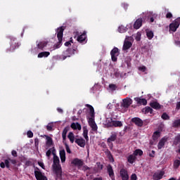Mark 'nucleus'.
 Instances as JSON below:
<instances>
[{
	"label": "nucleus",
	"instance_id": "f03ea898",
	"mask_svg": "<svg viewBox=\"0 0 180 180\" xmlns=\"http://www.w3.org/2000/svg\"><path fill=\"white\" fill-rule=\"evenodd\" d=\"M86 106L89 109V115L91 117L89 118V124L93 131H98V125H96L95 120H94V117H95V110L94 107L89 104H86Z\"/></svg>",
	"mask_w": 180,
	"mask_h": 180
},
{
	"label": "nucleus",
	"instance_id": "bb28decb",
	"mask_svg": "<svg viewBox=\"0 0 180 180\" xmlns=\"http://www.w3.org/2000/svg\"><path fill=\"white\" fill-rule=\"evenodd\" d=\"M143 113H145V115H147V113H150V115H153V110L151 108V107H146L145 108L142 109Z\"/></svg>",
	"mask_w": 180,
	"mask_h": 180
},
{
	"label": "nucleus",
	"instance_id": "4be33fe9",
	"mask_svg": "<svg viewBox=\"0 0 180 180\" xmlns=\"http://www.w3.org/2000/svg\"><path fill=\"white\" fill-rule=\"evenodd\" d=\"M70 131V127H65L62 132L63 141H65L67 140V133Z\"/></svg>",
	"mask_w": 180,
	"mask_h": 180
},
{
	"label": "nucleus",
	"instance_id": "f3484780",
	"mask_svg": "<svg viewBox=\"0 0 180 180\" xmlns=\"http://www.w3.org/2000/svg\"><path fill=\"white\" fill-rule=\"evenodd\" d=\"M141 26H143V18H140L135 21L134 24V29H140Z\"/></svg>",
	"mask_w": 180,
	"mask_h": 180
},
{
	"label": "nucleus",
	"instance_id": "a18cd8bd",
	"mask_svg": "<svg viewBox=\"0 0 180 180\" xmlns=\"http://www.w3.org/2000/svg\"><path fill=\"white\" fill-rule=\"evenodd\" d=\"M65 146L67 153L68 154H71V149H70V146H68V144H67V143H65Z\"/></svg>",
	"mask_w": 180,
	"mask_h": 180
},
{
	"label": "nucleus",
	"instance_id": "20e7f679",
	"mask_svg": "<svg viewBox=\"0 0 180 180\" xmlns=\"http://www.w3.org/2000/svg\"><path fill=\"white\" fill-rule=\"evenodd\" d=\"M10 40H11V42H10L11 48L10 49L6 50L7 53L8 51H13V50H16V49H19V46H20L19 42H18V39H16V38L13 37H11Z\"/></svg>",
	"mask_w": 180,
	"mask_h": 180
},
{
	"label": "nucleus",
	"instance_id": "2eb2a0df",
	"mask_svg": "<svg viewBox=\"0 0 180 180\" xmlns=\"http://www.w3.org/2000/svg\"><path fill=\"white\" fill-rule=\"evenodd\" d=\"M167 141H168V137L164 136L163 138H162L158 144V150H161V148H162V147L165 146V143H167Z\"/></svg>",
	"mask_w": 180,
	"mask_h": 180
},
{
	"label": "nucleus",
	"instance_id": "7ed1b4c3",
	"mask_svg": "<svg viewBox=\"0 0 180 180\" xmlns=\"http://www.w3.org/2000/svg\"><path fill=\"white\" fill-rule=\"evenodd\" d=\"M57 37L58 41L54 44L53 49L56 50L57 49H60L61 46H63V36L64 34V27H60L57 29Z\"/></svg>",
	"mask_w": 180,
	"mask_h": 180
},
{
	"label": "nucleus",
	"instance_id": "c9c22d12",
	"mask_svg": "<svg viewBox=\"0 0 180 180\" xmlns=\"http://www.w3.org/2000/svg\"><path fill=\"white\" fill-rule=\"evenodd\" d=\"M146 36L149 40H151L154 37V32L153 31H148L146 32Z\"/></svg>",
	"mask_w": 180,
	"mask_h": 180
},
{
	"label": "nucleus",
	"instance_id": "393cba45",
	"mask_svg": "<svg viewBox=\"0 0 180 180\" xmlns=\"http://www.w3.org/2000/svg\"><path fill=\"white\" fill-rule=\"evenodd\" d=\"M61 162H65V150L63 149L59 152Z\"/></svg>",
	"mask_w": 180,
	"mask_h": 180
},
{
	"label": "nucleus",
	"instance_id": "052dcab7",
	"mask_svg": "<svg viewBox=\"0 0 180 180\" xmlns=\"http://www.w3.org/2000/svg\"><path fill=\"white\" fill-rule=\"evenodd\" d=\"M0 167H1V168H5V167H6V165H5V162H1L0 163Z\"/></svg>",
	"mask_w": 180,
	"mask_h": 180
},
{
	"label": "nucleus",
	"instance_id": "69168bd1",
	"mask_svg": "<svg viewBox=\"0 0 180 180\" xmlns=\"http://www.w3.org/2000/svg\"><path fill=\"white\" fill-rule=\"evenodd\" d=\"M122 6H123V8H124V9H127L129 4L124 3V4H122Z\"/></svg>",
	"mask_w": 180,
	"mask_h": 180
},
{
	"label": "nucleus",
	"instance_id": "6e6d98bb",
	"mask_svg": "<svg viewBox=\"0 0 180 180\" xmlns=\"http://www.w3.org/2000/svg\"><path fill=\"white\" fill-rule=\"evenodd\" d=\"M141 34H137V35H136V41H140V40H141Z\"/></svg>",
	"mask_w": 180,
	"mask_h": 180
},
{
	"label": "nucleus",
	"instance_id": "6e6552de",
	"mask_svg": "<svg viewBox=\"0 0 180 180\" xmlns=\"http://www.w3.org/2000/svg\"><path fill=\"white\" fill-rule=\"evenodd\" d=\"M133 103V100L131 98L127 97L122 100V103H121V108H124V109H127L130 107V105Z\"/></svg>",
	"mask_w": 180,
	"mask_h": 180
},
{
	"label": "nucleus",
	"instance_id": "1a4fd4ad",
	"mask_svg": "<svg viewBox=\"0 0 180 180\" xmlns=\"http://www.w3.org/2000/svg\"><path fill=\"white\" fill-rule=\"evenodd\" d=\"M117 139V132H115V131L111 132L110 136L107 139L108 144L110 146H113V143H112V141H116Z\"/></svg>",
	"mask_w": 180,
	"mask_h": 180
},
{
	"label": "nucleus",
	"instance_id": "c85d7f7f",
	"mask_svg": "<svg viewBox=\"0 0 180 180\" xmlns=\"http://www.w3.org/2000/svg\"><path fill=\"white\" fill-rule=\"evenodd\" d=\"M49 56H50V52L49 51L41 52L38 54V58H43V57L47 58Z\"/></svg>",
	"mask_w": 180,
	"mask_h": 180
},
{
	"label": "nucleus",
	"instance_id": "e2e57ef3",
	"mask_svg": "<svg viewBox=\"0 0 180 180\" xmlns=\"http://www.w3.org/2000/svg\"><path fill=\"white\" fill-rule=\"evenodd\" d=\"M89 169H90L89 167L88 166L83 167V171H88Z\"/></svg>",
	"mask_w": 180,
	"mask_h": 180
},
{
	"label": "nucleus",
	"instance_id": "603ef678",
	"mask_svg": "<svg viewBox=\"0 0 180 180\" xmlns=\"http://www.w3.org/2000/svg\"><path fill=\"white\" fill-rule=\"evenodd\" d=\"M166 18L167 19H171L172 18V13H170V12H168L167 14H166Z\"/></svg>",
	"mask_w": 180,
	"mask_h": 180
},
{
	"label": "nucleus",
	"instance_id": "e433bc0d",
	"mask_svg": "<svg viewBox=\"0 0 180 180\" xmlns=\"http://www.w3.org/2000/svg\"><path fill=\"white\" fill-rule=\"evenodd\" d=\"M142 155H143V150H141V149H136L134 152V155H135V157L137 155L141 156Z\"/></svg>",
	"mask_w": 180,
	"mask_h": 180
},
{
	"label": "nucleus",
	"instance_id": "09e8293b",
	"mask_svg": "<svg viewBox=\"0 0 180 180\" xmlns=\"http://www.w3.org/2000/svg\"><path fill=\"white\" fill-rule=\"evenodd\" d=\"M46 130H48V131H51L53 130V125L49 124L46 126Z\"/></svg>",
	"mask_w": 180,
	"mask_h": 180
},
{
	"label": "nucleus",
	"instance_id": "cd10ccee",
	"mask_svg": "<svg viewBox=\"0 0 180 180\" xmlns=\"http://www.w3.org/2000/svg\"><path fill=\"white\" fill-rule=\"evenodd\" d=\"M160 136H161V132H160V131H155L152 136L153 140H154V141H157V140H158V139H160Z\"/></svg>",
	"mask_w": 180,
	"mask_h": 180
},
{
	"label": "nucleus",
	"instance_id": "37998d69",
	"mask_svg": "<svg viewBox=\"0 0 180 180\" xmlns=\"http://www.w3.org/2000/svg\"><path fill=\"white\" fill-rule=\"evenodd\" d=\"M108 158L110 162H115V159L113 158L112 153H110V151L108 152Z\"/></svg>",
	"mask_w": 180,
	"mask_h": 180
},
{
	"label": "nucleus",
	"instance_id": "dca6fc26",
	"mask_svg": "<svg viewBox=\"0 0 180 180\" xmlns=\"http://www.w3.org/2000/svg\"><path fill=\"white\" fill-rule=\"evenodd\" d=\"M107 172L110 178H111L112 180H115V172H113V167H112V165H109L107 167Z\"/></svg>",
	"mask_w": 180,
	"mask_h": 180
},
{
	"label": "nucleus",
	"instance_id": "5701e85b",
	"mask_svg": "<svg viewBox=\"0 0 180 180\" xmlns=\"http://www.w3.org/2000/svg\"><path fill=\"white\" fill-rule=\"evenodd\" d=\"M134 100L139 105H143L144 106L147 105V100L146 98H135Z\"/></svg>",
	"mask_w": 180,
	"mask_h": 180
},
{
	"label": "nucleus",
	"instance_id": "49530a36",
	"mask_svg": "<svg viewBox=\"0 0 180 180\" xmlns=\"http://www.w3.org/2000/svg\"><path fill=\"white\" fill-rule=\"evenodd\" d=\"M11 164H13V165H16V164H18V161H16V160L15 159H11V158H8Z\"/></svg>",
	"mask_w": 180,
	"mask_h": 180
},
{
	"label": "nucleus",
	"instance_id": "a19ab883",
	"mask_svg": "<svg viewBox=\"0 0 180 180\" xmlns=\"http://www.w3.org/2000/svg\"><path fill=\"white\" fill-rule=\"evenodd\" d=\"M4 163H5L6 167L8 169H11V161L9 160V159L5 160Z\"/></svg>",
	"mask_w": 180,
	"mask_h": 180
},
{
	"label": "nucleus",
	"instance_id": "8fccbe9b",
	"mask_svg": "<svg viewBox=\"0 0 180 180\" xmlns=\"http://www.w3.org/2000/svg\"><path fill=\"white\" fill-rule=\"evenodd\" d=\"M51 150L53 149L50 148L46 151V157L50 158V155H51Z\"/></svg>",
	"mask_w": 180,
	"mask_h": 180
},
{
	"label": "nucleus",
	"instance_id": "4468645a",
	"mask_svg": "<svg viewBox=\"0 0 180 180\" xmlns=\"http://www.w3.org/2000/svg\"><path fill=\"white\" fill-rule=\"evenodd\" d=\"M120 174L122 180H129V173L127 172V170L121 169Z\"/></svg>",
	"mask_w": 180,
	"mask_h": 180
},
{
	"label": "nucleus",
	"instance_id": "423d86ee",
	"mask_svg": "<svg viewBox=\"0 0 180 180\" xmlns=\"http://www.w3.org/2000/svg\"><path fill=\"white\" fill-rule=\"evenodd\" d=\"M119 49L117 47H114L110 51V56L112 61L116 63L117 61V57L119 56Z\"/></svg>",
	"mask_w": 180,
	"mask_h": 180
},
{
	"label": "nucleus",
	"instance_id": "bf43d9fd",
	"mask_svg": "<svg viewBox=\"0 0 180 180\" xmlns=\"http://www.w3.org/2000/svg\"><path fill=\"white\" fill-rule=\"evenodd\" d=\"M154 155H155V151L152 150V153L149 154V157H152V158H154Z\"/></svg>",
	"mask_w": 180,
	"mask_h": 180
},
{
	"label": "nucleus",
	"instance_id": "774afa93",
	"mask_svg": "<svg viewBox=\"0 0 180 180\" xmlns=\"http://www.w3.org/2000/svg\"><path fill=\"white\" fill-rule=\"evenodd\" d=\"M93 180H102V177H96Z\"/></svg>",
	"mask_w": 180,
	"mask_h": 180
},
{
	"label": "nucleus",
	"instance_id": "2f4dec72",
	"mask_svg": "<svg viewBox=\"0 0 180 180\" xmlns=\"http://www.w3.org/2000/svg\"><path fill=\"white\" fill-rule=\"evenodd\" d=\"M67 57H71V53H70V50H66L63 51V55H62L63 60H65Z\"/></svg>",
	"mask_w": 180,
	"mask_h": 180
},
{
	"label": "nucleus",
	"instance_id": "f704fd0d",
	"mask_svg": "<svg viewBox=\"0 0 180 180\" xmlns=\"http://www.w3.org/2000/svg\"><path fill=\"white\" fill-rule=\"evenodd\" d=\"M118 32L120 33H125V32H127V28H126L124 26L121 25L118 27Z\"/></svg>",
	"mask_w": 180,
	"mask_h": 180
},
{
	"label": "nucleus",
	"instance_id": "a878e982",
	"mask_svg": "<svg viewBox=\"0 0 180 180\" xmlns=\"http://www.w3.org/2000/svg\"><path fill=\"white\" fill-rule=\"evenodd\" d=\"M70 127L73 129V130H81L82 129L81 124L78 122L72 123Z\"/></svg>",
	"mask_w": 180,
	"mask_h": 180
},
{
	"label": "nucleus",
	"instance_id": "b1692460",
	"mask_svg": "<svg viewBox=\"0 0 180 180\" xmlns=\"http://www.w3.org/2000/svg\"><path fill=\"white\" fill-rule=\"evenodd\" d=\"M37 47L39 50H43L44 47H47V42L46 41H40L37 44Z\"/></svg>",
	"mask_w": 180,
	"mask_h": 180
},
{
	"label": "nucleus",
	"instance_id": "0eeeda50",
	"mask_svg": "<svg viewBox=\"0 0 180 180\" xmlns=\"http://www.w3.org/2000/svg\"><path fill=\"white\" fill-rule=\"evenodd\" d=\"M107 126L108 127H122V126H123V123H122V121L113 120L112 119H110V122L107 123Z\"/></svg>",
	"mask_w": 180,
	"mask_h": 180
},
{
	"label": "nucleus",
	"instance_id": "39448f33",
	"mask_svg": "<svg viewBox=\"0 0 180 180\" xmlns=\"http://www.w3.org/2000/svg\"><path fill=\"white\" fill-rule=\"evenodd\" d=\"M179 25H180V18H177L175 20H174L172 23H170L169 31L175 32L176 29L179 27Z\"/></svg>",
	"mask_w": 180,
	"mask_h": 180
},
{
	"label": "nucleus",
	"instance_id": "6ab92c4d",
	"mask_svg": "<svg viewBox=\"0 0 180 180\" xmlns=\"http://www.w3.org/2000/svg\"><path fill=\"white\" fill-rule=\"evenodd\" d=\"M72 164H73V165H77V167H82V165H84V162L81 159L75 158L72 161Z\"/></svg>",
	"mask_w": 180,
	"mask_h": 180
},
{
	"label": "nucleus",
	"instance_id": "7c9ffc66",
	"mask_svg": "<svg viewBox=\"0 0 180 180\" xmlns=\"http://www.w3.org/2000/svg\"><path fill=\"white\" fill-rule=\"evenodd\" d=\"M136 155H130L127 158V161H128V162H129V164H133L134 162V161H136Z\"/></svg>",
	"mask_w": 180,
	"mask_h": 180
},
{
	"label": "nucleus",
	"instance_id": "0e129e2a",
	"mask_svg": "<svg viewBox=\"0 0 180 180\" xmlns=\"http://www.w3.org/2000/svg\"><path fill=\"white\" fill-rule=\"evenodd\" d=\"M65 46L66 47H68L69 46H71L70 41H66V42L65 43Z\"/></svg>",
	"mask_w": 180,
	"mask_h": 180
},
{
	"label": "nucleus",
	"instance_id": "ddd939ff",
	"mask_svg": "<svg viewBox=\"0 0 180 180\" xmlns=\"http://www.w3.org/2000/svg\"><path fill=\"white\" fill-rule=\"evenodd\" d=\"M165 174V172H164V171H160L159 172H155L153 175V180L162 179V176H164Z\"/></svg>",
	"mask_w": 180,
	"mask_h": 180
},
{
	"label": "nucleus",
	"instance_id": "c03bdc74",
	"mask_svg": "<svg viewBox=\"0 0 180 180\" xmlns=\"http://www.w3.org/2000/svg\"><path fill=\"white\" fill-rule=\"evenodd\" d=\"M109 88L112 91H116L117 86L115 84H111L109 85Z\"/></svg>",
	"mask_w": 180,
	"mask_h": 180
},
{
	"label": "nucleus",
	"instance_id": "79ce46f5",
	"mask_svg": "<svg viewBox=\"0 0 180 180\" xmlns=\"http://www.w3.org/2000/svg\"><path fill=\"white\" fill-rule=\"evenodd\" d=\"M83 136L84 137L86 141L89 140V138L88 137V129H84Z\"/></svg>",
	"mask_w": 180,
	"mask_h": 180
},
{
	"label": "nucleus",
	"instance_id": "9b49d317",
	"mask_svg": "<svg viewBox=\"0 0 180 180\" xmlns=\"http://www.w3.org/2000/svg\"><path fill=\"white\" fill-rule=\"evenodd\" d=\"M131 122L132 123H134V124H136V126H138V127H143V124H144L143 120L140 117H134L131 120Z\"/></svg>",
	"mask_w": 180,
	"mask_h": 180
},
{
	"label": "nucleus",
	"instance_id": "864d4df0",
	"mask_svg": "<svg viewBox=\"0 0 180 180\" xmlns=\"http://www.w3.org/2000/svg\"><path fill=\"white\" fill-rule=\"evenodd\" d=\"M11 155H13V157H18V152H16V150H13L11 152Z\"/></svg>",
	"mask_w": 180,
	"mask_h": 180
},
{
	"label": "nucleus",
	"instance_id": "de8ad7c7",
	"mask_svg": "<svg viewBox=\"0 0 180 180\" xmlns=\"http://www.w3.org/2000/svg\"><path fill=\"white\" fill-rule=\"evenodd\" d=\"M27 136L29 139H32V137H33V132L32 131H28L27 132Z\"/></svg>",
	"mask_w": 180,
	"mask_h": 180
},
{
	"label": "nucleus",
	"instance_id": "412c9836",
	"mask_svg": "<svg viewBox=\"0 0 180 180\" xmlns=\"http://www.w3.org/2000/svg\"><path fill=\"white\" fill-rule=\"evenodd\" d=\"M131 46H133V44H131L130 41H124L122 50L126 51V50H129Z\"/></svg>",
	"mask_w": 180,
	"mask_h": 180
},
{
	"label": "nucleus",
	"instance_id": "9d476101",
	"mask_svg": "<svg viewBox=\"0 0 180 180\" xmlns=\"http://www.w3.org/2000/svg\"><path fill=\"white\" fill-rule=\"evenodd\" d=\"M79 43L86 44V31H84L81 35H79L77 39Z\"/></svg>",
	"mask_w": 180,
	"mask_h": 180
},
{
	"label": "nucleus",
	"instance_id": "c756f323",
	"mask_svg": "<svg viewBox=\"0 0 180 180\" xmlns=\"http://www.w3.org/2000/svg\"><path fill=\"white\" fill-rule=\"evenodd\" d=\"M68 139H69L70 143L73 144L74 141H75V136H74V133L70 132L68 135Z\"/></svg>",
	"mask_w": 180,
	"mask_h": 180
},
{
	"label": "nucleus",
	"instance_id": "338daca9",
	"mask_svg": "<svg viewBox=\"0 0 180 180\" xmlns=\"http://www.w3.org/2000/svg\"><path fill=\"white\" fill-rule=\"evenodd\" d=\"M57 110H58V112L59 113H63V109H61V108H57Z\"/></svg>",
	"mask_w": 180,
	"mask_h": 180
},
{
	"label": "nucleus",
	"instance_id": "4d7b16f0",
	"mask_svg": "<svg viewBox=\"0 0 180 180\" xmlns=\"http://www.w3.org/2000/svg\"><path fill=\"white\" fill-rule=\"evenodd\" d=\"M34 145L35 147H39V139L37 138L34 139Z\"/></svg>",
	"mask_w": 180,
	"mask_h": 180
},
{
	"label": "nucleus",
	"instance_id": "a211bd4d",
	"mask_svg": "<svg viewBox=\"0 0 180 180\" xmlns=\"http://www.w3.org/2000/svg\"><path fill=\"white\" fill-rule=\"evenodd\" d=\"M75 143H76V144H77V146H79V147H82L83 148L84 147H85V139H84L83 138L76 139Z\"/></svg>",
	"mask_w": 180,
	"mask_h": 180
},
{
	"label": "nucleus",
	"instance_id": "aec40b11",
	"mask_svg": "<svg viewBox=\"0 0 180 180\" xmlns=\"http://www.w3.org/2000/svg\"><path fill=\"white\" fill-rule=\"evenodd\" d=\"M150 108H153V109H155L156 110H158L159 109H161V105L157 101H153L150 103Z\"/></svg>",
	"mask_w": 180,
	"mask_h": 180
},
{
	"label": "nucleus",
	"instance_id": "473e14b6",
	"mask_svg": "<svg viewBox=\"0 0 180 180\" xmlns=\"http://www.w3.org/2000/svg\"><path fill=\"white\" fill-rule=\"evenodd\" d=\"M172 127L174 129H176L178 127H180V119L175 120L172 123Z\"/></svg>",
	"mask_w": 180,
	"mask_h": 180
},
{
	"label": "nucleus",
	"instance_id": "3c124183",
	"mask_svg": "<svg viewBox=\"0 0 180 180\" xmlns=\"http://www.w3.org/2000/svg\"><path fill=\"white\" fill-rule=\"evenodd\" d=\"M131 180H137V174H132L131 176Z\"/></svg>",
	"mask_w": 180,
	"mask_h": 180
},
{
	"label": "nucleus",
	"instance_id": "f8f14e48",
	"mask_svg": "<svg viewBox=\"0 0 180 180\" xmlns=\"http://www.w3.org/2000/svg\"><path fill=\"white\" fill-rule=\"evenodd\" d=\"M34 176L37 180H47V177L39 170L34 171Z\"/></svg>",
	"mask_w": 180,
	"mask_h": 180
},
{
	"label": "nucleus",
	"instance_id": "680f3d73",
	"mask_svg": "<svg viewBox=\"0 0 180 180\" xmlns=\"http://www.w3.org/2000/svg\"><path fill=\"white\" fill-rule=\"evenodd\" d=\"M176 109H177V110H179V109H180V101L177 102Z\"/></svg>",
	"mask_w": 180,
	"mask_h": 180
},
{
	"label": "nucleus",
	"instance_id": "f257e3e1",
	"mask_svg": "<svg viewBox=\"0 0 180 180\" xmlns=\"http://www.w3.org/2000/svg\"><path fill=\"white\" fill-rule=\"evenodd\" d=\"M54 151H56V149L52 150V154L53 155V169L56 176V179H61V177L63 176V170L61 169V165H60V158L56 155Z\"/></svg>",
	"mask_w": 180,
	"mask_h": 180
},
{
	"label": "nucleus",
	"instance_id": "72a5a7b5",
	"mask_svg": "<svg viewBox=\"0 0 180 180\" xmlns=\"http://www.w3.org/2000/svg\"><path fill=\"white\" fill-rule=\"evenodd\" d=\"M46 146H49V147L53 146V139L49 136H46Z\"/></svg>",
	"mask_w": 180,
	"mask_h": 180
},
{
	"label": "nucleus",
	"instance_id": "ea45409f",
	"mask_svg": "<svg viewBox=\"0 0 180 180\" xmlns=\"http://www.w3.org/2000/svg\"><path fill=\"white\" fill-rule=\"evenodd\" d=\"M161 118L163 120H169L170 117L169 115H168V114H167V112H164L162 115H161Z\"/></svg>",
	"mask_w": 180,
	"mask_h": 180
},
{
	"label": "nucleus",
	"instance_id": "4c0bfd02",
	"mask_svg": "<svg viewBox=\"0 0 180 180\" xmlns=\"http://www.w3.org/2000/svg\"><path fill=\"white\" fill-rule=\"evenodd\" d=\"M179 165H180V160H174V165H173L174 168L175 169H178V168H179Z\"/></svg>",
	"mask_w": 180,
	"mask_h": 180
},
{
	"label": "nucleus",
	"instance_id": "58836bf2",
	"mask_svg": "<svg viewBox=\"0 0 180 180\" xmlns=\"http://www.w3.org/2000/svg\"><path fill=\"white\" fill-rule=\"evenodd\" d=\"M179 143H180V134L175 136L174 140V144L175 146H178Z\"/></svg>",
	"mask_w": 180,
	"mask_h": 180
},
{
	"label": "nucleus",
	"instance_id": "5fc2aeb1",
	"mask_svg": "<svg viewBox=\"0 0 180 180\" xmlns=\"http://www.w3.org/2000/svg\"><path fill=\"white\" fill-rule=\"evenodd\" d=\"M38 165H39V167H41L42 168V169H44V168H45L44 163H43L41 162H38Z\"/></svg>",
	"mask_w": 180,
	"mask_h": 180
},
{
	"label": "nucleus",
	"instance_id": "13d9d810",
	"mask_svg": "<svg viewBox=\"0 0 180 180\" xmlns=\"http://www.w3.org/2000/svg\"><path fill=\"white\" fill-rule=\"evenodd\" d=\"M139 70L144 72L146 71V66L139 67Z\"/></svg>",
	"mask_w": 180,
	"mask_h": 180
}]
</instances>
